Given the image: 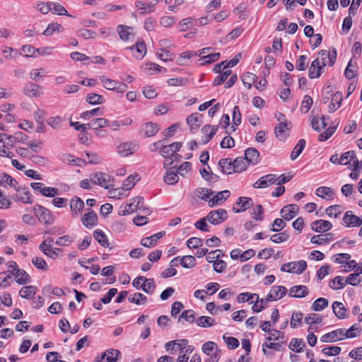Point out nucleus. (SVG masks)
Returning <instances> with one entry per match:
<instances>
[{"label":"nucleus","instance_id":"obj_4","mask_svg":"<svg viewBox=\"0 0 362 362\" xmlns=\"http://www.w3.org/2000/svg\"><path fill=\"white\" fill-rule=\"evenodd\" d=\"M103 84V87L107 90H116L117 93H123L127 88V86L119 81L107 78L105 76L99 77Z\"/></svg>","mask_w":362,"mask_h":362},{"label":"nucleus","instance_id":"obj_49","mask_svg":"<svg viewBox=\"0 0 362 362\" xmlns=\"http://www.w3.org/2000/svg\"><path fill=\"white\" fill-rule=\"evenodd\" d=\"M328 304V300L324 298H319L313 302L311 308L313 310L318 312L327 308Z\"/></svg>","mask_w":362,"mask_h":362},{"label":"nucleus","instance_id":"obj_51","mask_svg":"<svg viewBox=\"0 0 362 362\" xmlns=\"http://www.w3.org/2000/svg\"><path fill=\"white\" fill-rule=\"evenodd\" d=\"M219 57H220L219 52L211 53V54H208L206 55H204L200 59V61H202L200 64L201 65H206V64H212V63L216 62L217 60H218Z\"/></svg>","mask_w":362,"mask_h":362},{"label":"nucleus","instance_id":"obj_38","mask_svg":"<svg viewBox=\"0 0 362 362\" xmlns=\"http://www.w3.org/2000/svg\"><path fill=\"white\" fill-rule=\"evenodd\" d=\"M13 276H16V281L20 285L25 284L30 281V276L23 269H18Z\"/></svg>","mask_w":362,"mask_h":362},{"label":"nucleus","instance_id":"obj_10","mask_svg":"<svg viewBox=\"0 0 362 362\" xmlns=\"http://www.w3.org/2000/svg\"><path fill=\"white\" fill-rule=\"evenodd\" d=\"M23 93L28 97L37 98L42 94V87L37 83L28 82L25 83Z\"/></svg>","mask_w":362,"mask_h":362},{"label":"nucleus","instance_id":"obj_15","mask_svg":"<svg viewBox=\"0 0 362 362\" xmlns=\"http://www.w3.org/2000/svg\"><path fill=\"white\" fill-rule=\"evenodd\" d=\"M343 221L346 227H357L362 225V218L353 214L351 211L345 213Z\"/></svg>","mask_w":362,"mask_h":362},{"label":"nucleus","instance_id":"obj_22","mask_svg":"<svg viewBox=\"0 0 362 362\" xmlns=\"http://www.w3.org/2000/svg\"><path fill=\"white\" fill-rule=\"evenodd\" d=\"M136 148V145L132 142L120 144L117 146V153L122 156H128L132 154Z\"/></svg>","mask_w":362,"mask_h":362},{"label":"nucleus","instance_id":"obj_42","mask_svg":"<svg viewBox=\"0 0 362 362\" xmlns=\"http://www.w3.org/2000/svg\"><path fill=\"white\" fill-rule=\"evenodd\" d=\"M156 288V285L153 279H146L144 281L141 288L146 293H153Z\"/></svg>","mask_w":362,"mask_h":362},{"label":"nucleus","instance_id":"obj_62","mask_svg":"<svg viewBox=\"0 0 362 362\" xmlns=\"http://www.w3.org/2000/svg\"><path fill=\"white\" fill-rule=\"evenodd\" d=\"M184 319L189 323H193L195 320V313L192 310H186L182 313L178 318V322Z\"/></svg>","mask_w":362,"mask_h":362},{"label":"nucleus","instance_id":"obj_32","mask_svg":"<svg viewBox=\"0 0 362 362\" xmlns=\"http://www.w3.org/2000/svg\"><path fill=\"white\" fill-rule=\"evenodd\" d=\"M330 95L332 98L328 105V110L329 112H334L341 106L343 97L341 92H336L334 94L331 93Z\"/></svg>","mask_w":362,"mask_h":362},{"label":"nucleus","instance_id":"obj_55","mask_svg":"<svg viewBox=\"0 0 362 362\" xmlns=\"http://www.w3.org/2000/svg\"><path fill=\"white\" fill-rule=\"evenodd\" d=\"M305 346V344L303 339L294 338L289 344V349L292 351H296L297 353H300L303 351V347Z\"/></svg>","mask_w":362,"mask_h":362},{"label":"nucleus","instance_id":"obj_25","mask_svg":"<svg viewBox=\"0 0 362 362\" xmlns=\"http://www.w3.org/2000/svg\"><path fill=\"white\" fill-rule=\"evenodd\" d=\"M188 343L187 339H176L170 341L165 344V348L167 351H170L171 354H173L176 350H179V349L183 348Z\"/></svg>","mask_w":362,"mask_h":362},{"label":"nucleus","instance_id":"obj_28","mask_svg":"<svg viewBox=\"0 0 362 362\" xmlns=\"http://www.w3.org/2000/svg\"><path fill=\"white\" fill-rule=\"evenodd\" d=\"M332 310L339 319H345L348 317L347 309L341 302L334 301L332 303Z\"/></svg>","mask_w":362,"mask_h":362},{"label":"nucleus","instance_id":"obj_30","mask_svg":"<svg viewBox=\"0 0 362 362\" xmlns=\"http://www.w3.org/2000/svg\"><path fill=\"white\" fill-rule=\"evenodd\" d=\"M202 115L198 112L190 115L187 118V123L190 127L191 131L197 130L202 124Z\"/></svg>","mask_w":362,"mask_h":362},{"label":"nucleus","instance_id":"obj_20","mask_svg":"<svg viewBox=\"0 0 362 362\" xmlns=\"http://www.w3.org/2000/svg\"><path fill=\"white\" fill-rule=\"evenodd\" d=\"M70 208L73 216L81 214L84 208L83 201L78 197H73L70 201Z\"/></svg>","mask_w":362,"mask_h":362},{"label":"nucleus","instance_id":"obj_53","mask_svg":"<svg viewBox=\"0 0 362 362\" xmlns=\"http://www.w3.org/2000/svg\"><path fill=\"white\" fill-rule=\"evenodd\" d=\"M233 163L234 173H240L246 170L247 166L245 164V160L243 157L237 158L233 160Z\"/></svg>","mask_w":362,"mask_h":362},{"label":"nucleus","instance_id":"obj_6","mask_svg":"<svg viewBox=\"0 0 362 362\" xmlns=\"http://www.w3.org/2000/svg\"><path fill=\"white\" fill-rule=\"evenodd\" d=\"M228 217L227 211L224 209H219L211 211L206 216L207 221L211 224L217 225L224 221Z\"/></svg>","mask_w":362,"mask_h":362},{"label":"nucleus","instance_id":"obj_43","mask_svg":"<svg viewBox=\"0 0 362 362\" xmlns=\"http://www.w3.org/2000/svg\"><path fill=\"white\" fill-rule=\"evenodd\" d=\"M325 117H313L311 121V125L313 129L320 132L321 130L327 127V123L325 122Z\"/></svg>","mask_w":362,"mask_h":362},{"label":"nucleus","instance_id":"obj_47","mask_svg":"<svg viewBox=\"0 0 362 362\" xmlns=\"http://www.w3.org/2000/svg\"><path fill=\"white\" fill-rule=\"evenodd\" d=\"M37 287L34 286H23L19 291L21 297L29 299L31 296L35 295L37 291Z\"/></svg>","mask_w":362,"mask_h":362},{"label":"nucleus","instance_id":"obj_63","mask_svg":"<svg viewBox=\"0 0 362 362\" xmlns=\"http://www.w3.org/2000/svg\"><path fill=\"white\" fill-rule=\"evenodd\" d=\"M219 74H220L218 76H217L213 81L214 86H220L221 84H222L224 81H226L228 77L230 75H231L232 71L230 70H226V71H222Z\"/></svg>","mask_w":362,"mask_h":362},{"label":"nucleus","instance_id":"obj_50","mask_svg":"<svg viewBox=\"0 0 362 362\" xmlns=\"http://www.w3.org/2000/svg\"><path fill=\"white\" fill-rule=\"evenodd\" d=\"M196 322L197 325L201 327H211L216 324L215 320L209 316H201L197 318Z\"/></svg>","mask_w":362,"mask_h":362},{"label":"nucleus","instance_id":"obj_2","mask_svg":"<svg viewBox=\"0 0 362 362\" xmlns=\"http://www.w3.org/2000/svg\"><path fill=\"white\" fill-rule=\"evenodd\" d=\"M35 216L40 222L45 225H51L54 221V218L50 210L41 205H36L33 208Z\"/></svg>","mask_w":362,"mask_h":362},{"label":"nucleus","instance_id":"obj_35","mask_svg":"<svg viewBox=\"0 0 362 362\" xmlns=\"http://www.w3.org/2000/svg\"><path fill=\"white\" fill-rule=\"evenodd\" d=\"M94 238L98 243L103 247H109V241L105 233L100 229H96L93 231V234Z\"/></svg>","mask_w":362,"mask_h":362},{"label":"nucleus","instance_id":"obj_44","mask_svg":"<svg viewBox=\"0 0 362 362\" xmlns=\"http://www.w3.org/2000/svg\"><path fill=\"white\" fill-rule=\"evenodd\" d=\"M194 194L197 197L203 200L209 201V197L212 196L214 192L210 189L199 187L195 189Z\"/></svg>","mask_w":362,"mask_h":362},{"label":"nucleus","instance_id":"obj_3","mask_svg":"<svg viewBox=\"0 0 362 362\" xmlns=\"http://www.w3.org/2000/svg\"><path fill=\"white\" fill-rule=\"evenodd\" d=\"M307 268V263L305 260L291 262L281 265V271L297 274H302Z\"/></svg>","mask_w":362,"mask_h":362},{"label":"nucleus","instance_id":"obj_40","mask_svg":"<svg viewBox=\"0 0 362 362\" xmlns=\"http://www.w3.org/2000/svg\"><path fill=\"white\" fill-rule=\"evenodd\" d=\"M89 123V127H90V129H97L107 127L109 124V120L105 118L100 117L92 119Z\"/></svg>","mask_w":362,"mask_h":362},{"label":"nucleus","instance_id":"obj_60","mask_svg":"<svg viewBox=\"0 0 362 362\" xmlns=\"http://www.w3.org/2000/svg\"><path fill=\"white\" fill-rule=\"evenodd\" d=\"M86 101L91 105H100L105 102V99L101 95L93 93L86 96Z\"/></svg>","mask_w":362,"mask_h":362},{"label":"nucleus","instance_id":"obj_48","mask_svg":"<svg viewBox=\"0 0 362 362\" xmlns=\"http://www.w3.org/2000/svg\"><path fill=\"white\" fill-rule=\"evenodd\" d=\"M241 113L240 111V108L238 106L235 105L233 107V125L230 127L232 131L234 132L236 129V127L241 124Z\"/></svg>","mask_w":362,"mask_h":362},{"label":"nucleus","instance_id":"obj_14","mask_svg":"<svg viewBox=\"0 0 362 362\" xmlns=\"http://www.w3.org/2000/svg\"><path fill=\"white\" fill-rule=\"evenodd\" d=\"M121 353L119 350L109 349L104 352L95 362H116Z\"/></svg>","mask_w":362,"mask_h":362},{"label":"nucleus","instance_id":"obj_1","mask_svg":"<svg viewBox=\"0 0 362 362\" xmlns=\"http://www.w3.org/2000/svg\"><path fill=\"white\" fill-rule=\"evenodd\" d=\"M90 180L93 184L98 185L105 189H110L114 186V178L110 175L103 172L91 174Z\"/></svg>","mask_w":362,"mask_h":362},{"label":"nucleus","instance_id":"obj_13","mask_svg":"<svg viewBox=\"0 0 362 362\" xmlns=\"http://www.w3.org/2000/svg\"><path fill=\"white\" fill-rule=\"evenodd\" d=\"M127 49H129L132 52L133 56L139 60L142 59L146 54V44L143 40L136 42L135 45L127 47Z\"/></svg>","mask_w":362,"mask_h":362},{"label":"nucleus","instance_id":"obj_45","mask_svg":"<svg viewBox=\"0 0 362 362\" xmlns=\"http://www.w3.org/2000/svg\"><path fill=\"white\" fill-rule=\"evenodd\" d=\"M63 31L62 26L57 23H52L48 25L47 28L44 30L42 34L45 36H51L55 32L61 33Z\"/></svg>","mask_w":362,"mask_h":362},{"label":"nucleus","instance_id":"obj_37","mask_svg":"<svg viewBox=\"0 0 362 362\" xmlns=\"http://www.w3.org/2000/svg\"><path fill=\"white\" fill-rule=\"evenodd\" d=\"M305 144L306 141L305 139H301L298 141V142L296 144L293 151H291L290 156L291 160H294L300 156V154L305 148Z\"/></svg>","mask_w":362,"mask_h":362},{"label":"nucleus","instance_id":"obj_31","mask_svg":"<svg viewBox=\"0 0 362 362\" xmlns=\"http://www.w3.org/2000/svg\"><path fill=\"white\" fill-rule=\"evenodd\" d=\"M361 274H362V262L359 263L358 269H356V273L351 274L347 276L345 284L351 286L358 285L361 281V278L359 276Z\"/></svg>","mask_w":362,"mask_h":362},{"label":"nucleus","instance_id":"obj_57","mask_svg":"<svg viewBox=\"0 0 362 362\" xmlns=\"http://www.w3.org/2000/svg\"><path fill=\"white\" fill-rule=\"evenodd\" d=\"M288 124L286 122H280L275 128V134L279 139H283L285 137V132L289 130Z\"/></svg>","mask_w":362,"mask_h":362},{"label":"nucleus","instance_id":"obj_16","mask_svg":"<svg viewBox=\"0 0 362 362\" xmlns=\"http://www.w3.org/2000/svg\"><path fill=\"white\" fill-rule=\"evenodd\" d=\"M159 129L158 124L149 122L142 125L140 133L144 137L147 138L156 135Z\"/></svg>","mask_w":362,"mask_h":362},{"label":"nucleus","instance_id":"obj_24","mask_svg":"<svg viewBox=\"0 0 362 362\" xmlns=\"http://www.w3.org/2000/svg\"><path fill=\"white\" fill-rule=\"evenodd\" d=\"M218 130L217 126L205 125L202 128V132L204 134L202 136V141L206 144L214 137Z\"/></svg>","mask_w":362,"mask_h":362},{"label":"nucleus","instance_id":"obj_39","mask_svg":"<svg viewBox=\"0 0 362 362\" xmlns=\"http://www.w3.org/2000/svg\"><path fill=\"white\" fill-rule=\"evenodd\" d=\"M360 332V326L357 324L353 325L349 329L346 330L343 329L344 339L354 338L358 335Z\"/></svg>","mask_w":362,"mask_h":362},{"label":"nucleus","instance_id":"obj_56","mask_svg":"<svg viewBox=\"0 0 362 362\" xmlns=\"http://www.w3.org/2000/svg\"><path fill=\"white\" fill-rule=\"evenodd\" d=\"M128 300L129 302L134 303L136 305H143L146 302L147 298L141 293H135L129 296Z\"/></svg>","mask_w":362,"mask_h":362},{"label":"nucleus","instance_id":"obj_12","mask_svg":"<svg viewBox=\"0 0 362 362\" xmlns=\"http://www.w3.org/2000/svg\"><path fill=\"white\" fill-rule=\"evenodd\" d=\"M310 228L316 233H325L331 230L332 223L329 221L319 219L312 222Z\"/></svg>","mask_w":362,"mask_h":362},{"label":"nucleus","instance_id":"obj_61","mask_svg":"<svg viewBox=\"0 0 362 362\" xmlns=\"http://www.w3.org/2000/svg\"><path fill=\"white\" fill-rule=\"evenodd\" d=\"M346 285L345 281L344 282V278L341 276L334 278L329 282V287L334 290L341 289Z\"/></svg>","mask_w":362,"mask_h":362},{"label":"nucleus","instance_id":"obj_52","mask_svg":"<svg viewBox=\"0 0 362 362\" xmlns=\"http://www.w3.org/2000/svg\"><path fill=\"white\" fill-rule=\"evenodd\" d=\"M315 194L319 197L329 199L332 197L333 190L328 187H320L316 189Z\"/></svg>","mask_w":362,"mask_h":362},{"label":"nucleus","instance_id":"obj_7","mask_svg":"<svg viewBox=\"0 0 362 362\" xmlns=\"http://www.w3.org/2000/svg\"><path fill=\"white\" fill-rule=\"evenodd\" d=\"M181 147V142H174L170 145L162 146L160 148V154L165 158H171V156L181 157L180 155L176 153V151H178Z\"/></svg>","mask_w":362,"mask_h":362},{"label":"nucleus","instance_id":"obj_64","mask_svg":"<svg viewBox=\"0 0 362 362\" xmlns=\"http://www.w3.org/2000/svg\"><path fill=\"white\" fill-rule=\"evenodd\" d=\"M271 291L274 296H276V300L281 299L287 293L286 288L283 286H274L272 287Z\"/></svg>","mask_w":362,"mask_h":362},{"label":"nucleus","instance_id":"obj_18","mask_svg":"<svg viewBox=\"0 0 362 362\" xmlns=\"http://www.w3.org/2000/svg\"><path fill=\"white\" fill-rule=\"evenodd\" d=\"M230 195V192L228 190H223L218 192L213 196L212 198L209 199V205L211 207H214L216 205L223 203Z\"/></svg>","mask_w":362,"mask_h":362},{"label":"nucleus","instance_id":"obj_11","mask_svg":"<svg viewBox=\"0 0 362 362\" xmlns=\"http://www.w3.org/2000/svg\"><path fill=\"white\" fill-rule=\"evenodd\" d=\"M299 207L297 204H291L284 206L281 210V215L286 221L293 218L298 213Z\"/></svg>","mask_w":362,"mask_h":362},{"label":"nucleus","instance_id":"obj_41","mask_svg":"<svg viewBox=\"0 0 362 362\" xmlns=\"http://www.w3.org/2000/svg\"><path fill=\"white\" fill-rule=\"evenodd\" d=\"M139 179V175L138 174L129 175L124 180L122 189H131Z\"/></svg>","mask_w":362,"mask_h":362},{"label":"nucleus","instance_id":"obj_5","mask_svg":"<svg viewBox=\"0 0 362 362\" xmlns=\"http://www.w3.org/2000/svg\"><path fill=\"white\" fill-rule=\"evenodd\" d=\"M336 57V50H334L333 55H331L329 51L322 49L318 52L317 58L316 59H319L320 65H321L322 67L327 65L332 66L335 62Z\"/></svg>","mask_w":362,"mask_h":362},{"label":"nucleus","instance_id":"obj_9","mask_svg":"<svg viewBox=\"0 0 362 362\" xmlns=\"http://www.w3.org/2000/svg\"><path fill=\"white\" fill-rule=\"evenodd\" d=\"M253 201L251 198L240 197L235 202V206L233 208V211L235 213H241L245 211L247 209L253 206Z\"/></svg>","mask_w":362,"mask_h":362},{"label":"nucleus","instance_id":"obj_54","mask_svg":"<svg viewBox=\"0 0 362 362\" xmlns=\"http://www.w3.org/2000/svg\"><path fill=\"white\" fill-rule=\"evenodd\" d=\"M179 177L177 175V172H174L173 170H168L165 173L163 177L164 182L168 185H174L178 182Z\"/></svg>","mask_w":362,"mask_h":362},{"label":"nucleus","instance_id":"obj_29","mask_svg":"<svg viewBox=\"0 0 362 362\" xmlns=\"http://www.w3.org/2000/svg\"><path fill=\"white\" fill-rule=\"evenodd\" d=\"M308 294V288L304 285L294 286L289 290V296L293 298H303Z\"/></svg>","mask_w":362,"mask_h":362},{"label":"nucleus","instance_id":"obj_33","mask_svg":"<svg viewBox=\"0 0 362 362\" xmlns=\"http://www.w3.org/2000/svg\"><path fill=\"white\" fill-rule=\"evenodd\" d=\"M322 66L320 65L319 59H315L312 62L308 70V76L310 78H317L320 76Z\"/></svg>","mask_w":362,"mask_h":362},{"label":"nucleus","instance_id":"obj_26","mask_svg":"<svg viewBox=\"0 0 362 362\" xmlns=\"http://www.w3.org/2000/svg\"><path fill=\"white\" fill-rule=\"evenodd\" d=\"M117 32L119 37L123 41H128L134 37L133 28L132 27L119 25L117 26Z\"/></svg>","mask_w":362,"mask_h":362},{"label":"nucleus","instance_id":"obj_17","mask_svg":"<svg viewBox=\"0 0 362 362\" xmlns=\"http://www.w3.org/2000/svg\"><path fill=\"white\" fill-rule=\"evenodd\" d=\"M343 329L339 328L333 330L329 333L325 334L320 338L322 342H335L339 340H343Z\"/></svg>","mask_w":362,"mask_h":362},{"label":"nucleus","instance_id":"obj_21","mask_svg":"<svg viewBox=\"0 0 362 362\" xmlns=\"http://www.w3.org/2000/svg\"><path fill=\"white\" fill-rule=\"evenodd\" d=\"M165 234V231H160L150 237L144 238L141 240V245L146 247H152L157 244V241L162 238Z\"/></svg>","mask_w":362,"mask_h":362},{"label":"nucleus","instance_id":"obj_46","mask_svg":"<svg viewBox=\"0 0 362 362\" xmlns=\"http://www.w3.org/2000/svg\"><path fill=\"white\" fill-rule=\"evenodd\" d=\"M197 23V21L195 18L189 17L185 19H182L179 23V27L180 28L181 32H185L187 30H189L190 28L195 23Z\"/></svg>","mask_w":362,"mask_h":362},{"label":"nucleus","instance_id":"obj_34","mask_svg":"<svg viewBox=\"0 0 362 362\" xmlns=\"http://www.w3.org/2000/svg\"><path fill=\"white\" fill-rule=\"evenodd\" d=\"M334 238V235L332 233H328L323 235H313L310 242L313 244L323 245L332 241Z\"/></svg>","mask_w":362,"mask_h":362},{"label":"nucleus","instance_id":"obj_59","mask_svg":"<svg viewBox=\"0 0 362 362\" xmlns=\"http://www.w3.org/2000/svg\"><path fill=\"white\" fill-rule=\"evenodd\" d=\"M356 158V153L354 151H349L343 154L339 158V164L340 165H347L349 164L352 159Z\"/></svg>","mask_w":362,"mask_h":362},{"label":"nucleus","instance_id":"obj_36","mask_svg":"<svg viewBox=\"0 0 362 362\" xmlns=\"http://www.w3.org/2000/svg\"><path fill=\"white\" fill-rule=\"evenodd\" d=\"M218 165L221 171L226 174H232L233 172V163L230 158H222L218 161Z\"/></svg>","mask_w":362,"mask_h":362},{"label":"nucleus","instance_id":"obj_8","mask_svg":"<svg viewBox=\"0 0 362 362\" xmlns=\"http://www.w3.org/2000/svg\"><path fill=\"white\" fill-rule=\"evenodd\" d=\"M276 182V175L275 174H267L262 176L259 180L252 184V187L255 189H263L275 184Z\"/></svg>","mask_w":362,"mask_h":362},{"label":"nucleus","instance_id":"obj_19","mask_svg":"<svg viewBox=\"0 0 362 362\" xmlns=\"http://www.w3.org/2000/svg\"><path fill=\"white\" fill-rule=\"evenodd\" d=\"M88 212L86 213L81 218L83 224L86 228H91L97 225L98 216L96 213L92 209H88Z\"/></svg>","mask_w":362,"mask_h":362},{"label":"nucleus","instance_id":"obj_58","mask_svg":"<svg viewBox=\"0 0 362 362\" xmlns=\"http://www.w3.org/2000/svg\"><path fill=\"white\" fill-rule=\"evenodd\" d=\"M195 258L192 255H186L180 259V264L184 268H192L195 265Z\"/></svg>","mask_w":362,"mask_h":362},{"label":"nucleus","instance_id":"obj_23","mask_svg":"<svg viewBox=\"0 0 362 362\" xmlns=\"http://www.w3.org/2000/svg\"><path fill=\"white\" fill-rule=\"evenodd\" d=\"M243 158L248 163L256 165L259 162V153L255 148H248Z\"/></svg>","mask_w":362,"mask_h":362},{"label":"nucleus","instance_id":"obj_27","mask_svg":"<svg viewBox=\"0 0 362 362\" xmlns=\"http://www.w3.org/2000/svg\"><path fill=\"white\" fill-rule=\"evenodd\" d=\"M17 194L15 199L21 201L25 204H30L33 202L32 196L30 192L26 188H17L16 189Z\"/></svg>","mask_w":362,"mask_h":362}]
</instances>
